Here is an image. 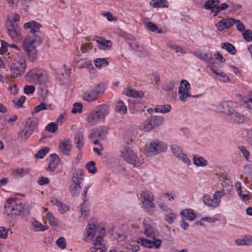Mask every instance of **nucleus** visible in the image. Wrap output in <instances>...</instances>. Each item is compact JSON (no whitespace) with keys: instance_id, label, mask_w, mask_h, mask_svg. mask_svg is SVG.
Wrapping results in <instances>:
<instances>
[{"instance_id":"1","label":"nucleus","mask_w":252,"mask_h":252,"mask_svg":"<svg viewBox=\"0 0 252 252\" xmlns=\"http://www.w3.org/2000/svg\"><path fill=\"white\" fill-rule=\"evenodd\" d=\"M42 27V25L34 21H31L24 25V28L29 29L32 34L31 35H27L23 43V48L26 52L28 59L31 61L33 62L36 58V45L42 42L41 36L38 34Z\"/></svg>"},{"instance_id":"2","label":"nucleus","mask_w":252,"mask_h":252,"mask_svg":"<svg viewBox=\"0 0 252 252\" xmlns=\"http://www.w3.org/2000/svg\"><path fill=\"white\" fill-rule=\"evenodd\" d=\"M96 219L92 218L88 222L86 228V233L85 234V241H87L88 239H91L96 236V238L94 240V247L90 248L91 252H96L98 250H100V252H104L103 250L105 243L103 237L105 235V230L102 228L100 230H98V228L96 227L95 222Z\"/></svg>"},{"instance_id":"3","label":"nucleus","mask_w":252,"mask_h":252,"mask_svg":"<svg viewBox=\"0 0 252 252\" xmlns=\"http://www.w3.org/2000/svg\"><path fill=\"white\" fill-rule=\"evenodd\" d=\"M8 55L12 72L16 76L21 75L25 72L26 67L25 59L18 53H9Z\"/></svg>"},{"instance_id":"4","label":"nucleus","mask_w":252,"mask_h":252,"mask_svg":"<svg viewBox=\"0 0 252 252\" xmlns=\"http://www.w3.org/2000/svg\"><path fill=\"white\" fill-rule=\"evenodd\" d=\"M234 104L232 102H225L220 104L222 111L228 116V120L232 123L239 124L243 123L245 120L243 115L240 114L234 107Z\"/></svg>"},{"instance_id":"5","label":"nucleus","mask_w":252,"mask_h":252,"mask_svg":"<svg viewBox=\"0 0 252 252\" xmlns=\"http://www.w3.org/2000/svg\"><path fill=\"white\" fill-rule=\"evenodd\" d=\"M25 205L19 199L7 200L4 206L5 213L7 215H21L25 210Z\"/></svg>"},{"instance_id":"6","label":"nucleus","mask_w":252,"mask_h":252,"mask_svg":"<svg viewBox=\"0 0 252 252\" xmlns=\"http://www.w3.org/2000/svg\"><path fill=\"white\" fill-rule=\"evenodd\" d=\"M84 180V172L81 169L76 170L73 174L69 186V193L72 196H78L81 190V184Z\"/></svg>"},{"instance_id":"7","label":"nucleus","mask_w":252,"mask_h":252,"mask_svg":"<svg viewBox=\"0 0 252 252\" xmlns=\"http://www.w3.org/2000/svg\"><path fill=\"white\" fill-rule=\"evenodd\" d=\"M105 89V85L103 83L94 86L84 93L83 99L89 102L94 101L104 93Z\"/></svg>"},{"instance_id":"8","label":"nucleus","mask_w":252,"mask_h":252,"mask_svg":"<svg viewBox=\"0 0 252 252\" xmlns=\"http://www.w3.org/2000/svg\"><path fill=\"white\" fill-rule=\"evenodd\" d=\"M38 125V120L36 118H30L26 122L23 129L18 132V138L27 141L32 134Z\"/></svg>"},{"instance_id":"9","label":"nucleus","mask_w":252,"mask_h":252,"mask_svg":"<svg viewBox=\"0 0 252 252\" xmlns=\"http://www.w3.org/2000/svg\"><path fill=\"white\" fill-rule=\"evenodd\" d=\"M122 157L128 163L133 165L134 167L139 166L143 163V159L138 157L136 154L129 147L126 146L121 151Z\"/></svg>"},{"instance_id":"10","label":"nucleus","mask_w":252,"mask_h":252,"mask_svg":"<svg viewBox=\"0 0 252 252\" xmlns=\"http://www.w3.org/2000/svg\"><path fill=\"white\" fill-rule=\"evenodd\" d=\"M225 195L223 190H217L212 198L210 195L205 194L203 196V203L209 207L217 208L220 204V199Z\"/></svg>"},{"instance_id":"11","label":"nucleus","mask_w":252,"mask_h":252,"mask_svg":"<svg viewBox=\"0 0 252 252\" xmlns=\"http://www.w3.org/2000/svg\"><path fill=\"white\" fill-rule=\"evenodd\" d=\"M166 145L158 140H154L146 146L145 150L149 155H155L166 150Z\"/></svg>"},{"instance_id":"12","label":"nucleus","mask_w":252,"mask_h":252,"mask_svg":"<svg viewBox=\"0 0 252 252\" xmlns=\"http://www.w3.org/2000/svg\"><path fill=\"white\" fill-rule=\"evenodd\" d=\"M141 197L142 199V201L144 208L147 209L149 214H153L155 209V205L153 202L154 199L153 193L146 190L141 193Z\"/></svg>"},{"instance_id":"13","label":"nucleus","mask_w":252,"mask_h":252,"mask_svg":"<svg viewBox=\"0 0 252 252\" xmlns=\"http://www.w3.org/2000/svg\"><path fill=\"white\" fill-rule=\"evenodd\" d=\"M44 71L41 69H33L26 75V80L32 83H42L45 80Z\"/></svg>"},{"instance_id":"14","label":"nucleus","mask_w":252,"mask_h":252,"mask_svg":"<svg viewBox=\"0 0 252 252\" xmlns=\"http://www.w3.org/2000/svg\"><path fill=\"white\" fill-rule=\"evenodd\" d=\"M190 86L186 80H182L180 83L178 93L180 94V99L182 101H186L188 97H191L190 93ZM199 95L192 96L193 97H198Z\"/></svg>"},{"instance_id":"15","label":"nucleus","mask_w":252,"mask_h":252,"mask_svg":"<svg viewBox=\"0 0 252 252\" xmlns=\"http://www.w3.org/2000/svg\"><path fill=\"white\" fill-rule=\"evenodd\" d=\"M8 35L15 42L19 41L22 37L20 28L18 24H6Z\"/></svg>"},{"instance_id":"16","label":"nucleus","mask_w":252,"mask_h":252,"mask_svg":"<svg viewBox=\"0 0 252 252\" xmlns=\"http://www.w3.org/2000/svg\"><path fill=\"white\" fill-rule=\"evenodd\" d=\"M88 188L86 187L82 193V198L84 200V203L80 205L81 216L79 217L80 220H83L88 215L89 213V203L86 199V195L88 192Z\"/></svg>"},{"instance_id":"17","label":"nucleus","mask_w":252,"mask_h":252,"mask_svg":"<svg viewBox=\"0 0 252 252\" xmlns=\"http://www.w3.org/2000/svg\"><path fill=\"white\" fill-rule=\"evenodd\" d=\"M172 152L177 158L181 159L185 163L189 165L190 160L188 156L183 152V149L181 146L177 145H172L170 147Z\"/></svg>"},{"instance_id":"18","label":"nucleus","mask_w":252,"mask_h":252,"mask_svg":"<svg viewBox=\"0 0 252 252\" xmlns=\"http://www.w3.org/2000/svg\"><path fill=\"white\" fill-rule=\"evenodd\" d=\"M93 110L94 113L98 115V117L102 122L104 121L105 118L108 115L110 112L109 106L104 104L96 106Z\"/></svg>"},{"instance_id":"19","label":"nucleus","mask_w":252,"mask_h":252,"mask_svg":"<svg viewBox=\"0 0 252 252\" xmlns=\"http://www.w3.org/2000/svg\"><path fill=\"white\" fill-rule=\"evenodd\" d=\"M234 19L232 18H222L219 22L215 24L217 29L220 32L228 29L234 25Z\"/></svg>"},{"instance_id":"20","label":"nucleus","mask_w":252,"mask_h":252,"mask_svg":"<svg viewBox=\"0 0 252 252\" xmlns=\"http://www.w3.org/2000/svg\"><path fill=\"white\" fill-rule=\"evenodd\" d=\"M97 43V47L101 50H107L111 47V42L110 40H106L103 37L95 36L93 39Z\"/></svg>"},{"instance_id":"21","label":"nucleus","mask_w":252,"mask_h":252,"mask_svg":"<svg viewBox=\"0 0 252 252\" xmlns=\"http://www.w3.org/2000/svg\"><path fill=\"white\" fill-rule=\"evenodd\" d=\"M87 122L89 125L94 126L102 121L98 117V115L94 113V110H92L87 117Z\"/></svg>"},{"instance_id":"22","label":"nucleus","mask_w":252,"mask_h":252,"mask_svg":"<svg viewBox=\"0 0 252 252\" xmlns=\"http://www.w3.org/2000/svg\"><path fill=\"white\" fill-rule=\"evenodd\" d=\"M124 94L128 96L134 98H141L144 95L143 92L141 91H137L135 89H132L130 87H128L125 89Z\"/></svg>"},{"instance_id":"23","label":"nucleus","mask_w":252,"mask_h":252,"mask_svg":"<svg viewBox=\"0 0 252 252\" xmlns=\"http://www.w3.org/2000/svg\"><path fill=\"white\" fill-rule=\"evenodd\" d=\"M74 142L76 147L80 149L84 144L83 131L81 129L78 130L75 133Z\"/></svg>"},{"instance_id":"24","label":"nucleus","mask_w":252,"mask_h":252,"mask_svg":"<svg viewBox=\"0 0 252 252\" xmlns=\"http://www.w3.org/2000/svg\"><path fill=\"white\" fill-rule=\"evenodd\" d=\"M51 162L47 169L50 172H53L57 167L60 162L59 157L56 154H52L50 156Z\"/></svg>"},{"instance_id":"25","label":"nucleus","mask_w":252,"mask_h":252,"mask_svg":"<svg viewBox=\"0 0 252 252\" xmlns=\"http://www.w3.org/2000/svg\"><path fill=\"white\" fill-rule=\"evenodd\" d=\"M71 147L72 145L68 139H64L59 145L60 151L67 155H69V152Z\"/></svg>"},{"instance_id":"26","label":"nucleus","mask_w":252,"mask_h":252,"mask_svg":"<svg viewBox=\"0 0 252 252\" xmlns=\"http://www.w3.org/2000/svg\"><path fill=\"white\" fill-rule=\"evenodd\" d=\"M180 215L183 218H186L187 220L192 221L195 220L197 216L194 211L191 209H186L180 212Z\"/></svg>"},{"instance_id":"27","label":"nucleus","mask_w":252,"mask_h":252,"mask_svg":"<svg viewBox=\"0 0 252 252\" xmlns=\"http://www.w3.org/2000/svg\"><path fill=\"white\" fill-rule=\"evenodd\" d=\"M143 225L145 229L144 234L147 237L151 238H155L156 236V233L153 227L147 224L145 221L143 222Z\"/></svg>"},{"instance_id":"28","label":"nucleus","mask_w":252,"mask_h":252,"mask_svg":"<svg viewBox=\"0 0 252 252\" xmlns=\"http://www.w3.org/2000/svg\"><path fill=\"white\" fill-rule=\"evenodd\" d=\"M52 105L51 104H47L45 102H41L39 105L34 108L33 111L32 112V114H36L42 110H52Z\"/></svg>"},{"instance_id":"29","label":"nucleus","mask_w":252,"mask_h":252,"mask_svg":"<svg viewBox=\"0 0 252 252\" xmlns=\"http://www.w3.org/2000/svg\"><path fill=\"white\" fill-rule=\"evenodd\" d=\"M150 5L155 8H167L168 7V3L166 0H152L150 2Z\"/></svg>"},{"instance_id":"30","label":"nucleus","mask_w":252,"mask_h":252,"mask_svg":"<svg viewBox=\"0 0 252 252\" xmlns=\"http://www.w3.org/2000/svg\"><path fill=\"white\" fill-rule=\"evenodd\" d=\"M115 110L121 115H124L127 112V107L122 100H118L116 102Z\"/></svg>"},{"instance_id":"31","label":"nucleus","mask_w":252,"mask_h":252,"mask_svg":"<svg viewBox=\"0 0 252 252\" xmlns=\"http://www.w3.org/2000/svg\"><path fill=\"white\" fill-rule=\"evenodd\" d=\"M140 128L145 132H149L155 128L150 118L144 121L140 126Z\"/></svg>"},{"instance_id":"32","label":"nucleus","mask_w":252,"mask_h":252,"mask_svg":"<svg viewBox=\"0 0 252 252\" xmlns=\"http://www.w3.org/2000/svg\"><path fill=\"white\" fill-rule=\"evenodd\" d=\"M77 67L78 68H90L92 66V62L90 60L87 59H81L79 60L76 63Z\"/></svg>"},{"instance_id":"33","label":"nucleus","mask_w":252,"mask_h":252,"mask_svg":"<svg viewBox=\"0 0 252 252\" xmlns=\"http://www.w3.org/2000/svg\"><path fill=\"white\" fill-rule=\"evenodd\" d=\"M193 163L197 166H205L207 165V161L204 159L203 157L195 155L193 157Z\"/></svg>"},{"instance_id":"34","label":"nucleus","mask_w":252,"mask_h":252,"mask_svg":"<svg viewBox=\"0 0 252 252\" xmlns=\"http://www.w3.org/2000/svg\"><path fill=\"white\" fill-rule=\"evenodd\" d=\"M146 28L152 32H154L158 33H163L162 30L161 29H159L158 26L151 22H148L146 24Z\"/></svg>"},{"instance_id":"35","label":"nucleus","mask_w":252,"mask_h":252,"mask_svg":"<svg viewBox=\"0 0 252 252\" xmlns=\"http://www.w3.org/2000/svg\"><path fill=\"white\" fill-rule=\"evenodd\" d=\"M235 243L238 246L252 245V237L251 236H246L245 238L235 240Z\"/></svg>"},{"instance_id":"36","label":"nucleus","mask_w":252,"mask_h":252,"mask_svg":"<svg viewBox=\"0 0 252 252\" xmlns=\"http://www.w3.org/2000/svg\"><path fill=\"white\" fill-rule=\"evenodd\" d=\"M150 119L155 128L162 125L164 122V118L161 116H151Z\"/></svg>"},{"instance_id":"37","label":"nucleus","mask_w":252,"mask_h":252,"mask_svg":"<svg viewBox=\"0 0 252 252\" xmlns=\"http://www.w3.org/2000/svg\"><path fill=\"white\" fill-rule=\"evenodd\" d=\"M171 109L170 105H158L155 108V111L157 113H166L169 112Z\"/></svg>"},{"instance_id":"38","label":"nucleus","mask_w":252,"mask_h":252,"mask_svg":"<svg viewBox=\"0 0 252 252\" xmlns=\"http://www.w3.org/2000/svg\"><path fill=\"white\" fill-rule=\"evenodd\" d=\"M221 47L225 49L228 52L232 55H235L236 53V50L235 47L228 42H224L221 44Z\"/></svg>"},{"instance_id":"39","label":"nucleus","mask_w":252,"mask_h":252,"mask_svg":"<svg viewBox=\"0 0 252 252\" xmlns=\"http://www.w3.org/2000/svg\"><path fill=\"white\" fill-rule=\"evenodd\" d=\"M32 224L34 227V230L36 231H43L45 230H47L48 228V227L47 225L43 226L42 224L40 222L36 220H34L32 222Z\"/></svg>"},{"instance_id":"40","label":"nucleus","mask_w":252,"mask_h":252,"mask_svg":"<svg viewBox=\"0 0 252 252\" xmlns=\"http://www.w3.org/2000/svg\"><path fill=\"white\" fill-rule=\"evenodd\" d=\"M95 66L100 68L101 67H105L108 65V62L106 59L98 58L94 61Z\"/></svg>"},{"instance_id":"41","label":"nucleus","mask_w":252,"mask_h":252,"mask_svg":"<svg viewBox=\"0 0 252 252\" xmlns=\"http://www.w3.org/2000/svg\"><path fill=\"white\" fill-rule=\"evenodd\" d=\"M215 0H208L206 1L204 3V7L206 9H210L211 11V13H215V8L217 6L215 5Z\"/></svg>"},{"instance_id":"42","label":"nucleus","mask_w":252,"mask_h":252,"mask_svg":"<svg viewBox=\"0 0 252 252\" xmlns=\"http://www.w3.org/2000/svg\"><path fill=\"white\" fill-rule=\"evenodd\" d=\"M175 88V82L173 80H170L166 83L162 87V90L166 92H171L174 90Z\"/></svg>"},{"instance_id":"43","label":"nucleus","mask_w":252,"mask_h":252,"mask_svg":"<svg viewBox=\"0 0 252 252\" xmlns=\"http://www.w3.org/2000/svg\"><path fill=\"white\" fill-rule=\"evenodd\" d=\"M86 168L88 172L92 174H94L97 171V169L95 167V162L94 161L88 162L86 165Z\"/></svg>"},{"instance_id":"44","label":"nucleus","mask_w":252,"mask_h":252,"mask_svg":"<svg viewBox=\"0 0 252 252\" xmlns=\"http://www.w3.org/2000/svg\"><path fill=\"white\" fill-rule=\"evenodd\" d=\"M213 72L219 77V79L223 82H229L230 81L229 78L226 75L225 73L223 72L220 73L217 71L214 68H211Z\"/></svg>"},{"instance_id":"45","label":"nucleus","mask_w":252,"mask_h":252,"mask_svg":"<svg viewBox=\"0 0 252 252\" xmlns=\"http://www.w3.org/2000/svg\"><path fill=\"white\" fill-rule=\"evenodd\" d=\"M49 151V148L48 147H45L43 149L39 150L37 153L35 155L36 158H42Z\"/></svg>"},{"instance_id":"46","label":"nucleus","mask_w":252,"mask_h":252,"mask_svg":"<svg viewBox=\"0 0 252 252\" xmlns=\"http://www.w3.org/2000/svg\"><path fill=\"white\" fill-rule=\"evenodd\" d=\"M47 218L48 219L49 223L53 226H57L58 221L56 218H55L51 212H47L46 213Z\"/></svg>"},{"instance_id":"47","label":"nucleus","mask_w":252,"mask_h":252,"mask_svg":"<svg viewBox=\"0 0 252 252\" xmlns=\"http://www.w3.org/2000/svg\"><path fill=\"white\" fill-rule=\"evenodd\" d=\"M93 45L91 42L84 43L82 44L80 50L83 53H85L93 49Z\"/></svg>"},{"instance_id":"48","label":"nucleus","mask_w":252,"mask_h":252,"mask_svg":"<svg viewBox=\"0 0 252 252\" xmlns=\"http://www.w3.org/2000/svg\"><path fill=\"white\" fill-rule=\"evenodd\" d=\"M161 240L159 239H155L153 241H150V249L154 248L158 249L160 248L161 244Z\"/></svg>"},{"instance_id":"49","label":"nucleus","mask_w":252,"mask_h":252,"mask_svg":"<svg viewBox=\"0 0 252 252\" xmlns=\"http://www.w3.org/2000/svg\"><path fill=\"white\" fill-rule=\"evenodd\" d=\"M238 149L242 153L243 156L247 161L249 160V158L250 156V153L249 151L247 149V148L244 146H239Z\"/></svg>"},{"instance_id":"50","label":"nucleus","mask_w":252,"mask_h":252,"mask_svg":"<svg viewBox=\"0 0 252 252\" xmlns=\"http://www.w3.org/2000/svg\"><path fill=\"white\" fill-rule=\"evenodd\" d=\"M56 245L61 249H64L66 247L65 239L63 237L59 238L56 242Z\"/></svg>"},{"instance_id":"51","label":"nucleus","mask_w":252,"mask_h":252,"mask_svg":"<svg viewBox=\"0 0 252 252\" xmlns=\"http://www.w3.org/2000/svg\"><path fill=\"white\" fill-rule=\"evenodd\" d=\"M228 7V5L226 3H222L220 4L218 6H217L215 8V13L213 14V16H216L218 13H219L221 11L225 10Z\"/></svg>"},{"instance_id":"52","label":"nucleus","mask_w":252,"mask_h":252,"mask_svg":"<svg viewBox=\"0 0 252 252\" xmlns=\"http://www.w3.org/2000/svg\"><path fill=\"white\" fill-rule=\"evenodd\" d=\"M150 241L146 238L143 237L138 238L137 240V242L138 244L142 246H144L146 248H150Z\"/></svg>"},{"instance_id":"53","label":"nucleus","mask_w":252,"mask_h":252,"mask_svg":"<svg viewBox=\"0 0 252 252\" xmlns=\"http://www.w3.org/2000/svg\"><path fill=\"white\" fill-rule=\"evenodd\" d=\"M58 129V126L55 123H49L45 127V130L51 133L55 132Z\"/></svg>"},{"instance_id":"54","label":"nucleus","mask_w":252,"mask_h":252,"mask_svg":"<svg viewBox=\"0 0 252 252\" xmlns=\"http://www.w3.org/2000/svg\"><path fill=\"white\" fill-rule=\"evenodd\" d=\"M30 170L29 169L20 168L15 170V173L18 177H22L28 174Z\"/></svg>"},{"instance_id":"55","label":"nucleus","mask_w":252,"mask_h":252,"mask_svg":"<svg viewBox=\"0 0 252 252\" xmlns=\"http://www.w3.org/2000/svg\"><path fill=\"white\" fill-rule=\"evenodd\" d=\"M244 38L247 41H252V31L250 30H247L242 33Z\"/></svg>"},{"instance_id":"56","label":"nucleus","mask_w":252,"mask_h":252,"mask_svg":"<svg viewBox=\"0 0 252 252\" xmlns=\"http://www.w3.org/2000/svg\"><path fill=\"white\" fill-rule=\"evenodd\" d=\"M83 105L80 103H75L73 104V108L71 110V112L73 114L77 113H80L82 111Z\"/></svg>"},{"instance_id":"57","label":"nucleus","mask_w":252,"mask_h":252,"mask_svg":"<svg viewBox=\"0 0 252 252\" xmlns=\"http://www.w3.org/2000/svg\"><path fill=\"white\" fill-rule=\"evenodd\" d=\"M236 24L237 29L238 31L241 32H244L245 30V27L244 25L239 20H236L234 19V24Z\"/></svg>"},{"instance_id":"58","label":"nucleus","mask_w":252,"mask_h":252,"mask_svg":"<svg viewBox=\"0 0 252 252\" xmlns=\"http://www.w3.org/2000/svg\"><path fill=\"white\" fill-rule=\"evenodd\" d=\"M176 218V215L171 212L168 214L165 215L164 217L165 220L170 224L173 223Z\"/></svg>"},{"instance_id":"59","label":"nucleus","mask_w":252,"mask_h":252,"mask_svg":"<svg viewBox=\"0 0 252 252\" xmlns=\"http://www.w3.org/2000/svg\"><path fill=\"white\" fill-rule=\"evenodd\" d=\"M20 20V16L17 13L14 14L11 19H8L6 24H17V22Z\"/></svg>"},{"instance_id":"60","label":"nucleus","mask_w":252,"mask_h":252,"mask_svg":"<svg viewBox=\"0 0 252 252\" xmlns=\"http://www.w3.org/2000/svg\"><path fill=\"white\" fill-rule=\"evenodd\" d=\"M168 47L174 51L176 53H183V49L180 47L175 44H170L168 45Z\"/></svg>"},{"instance_id":"61","label":"nucleus","mask_w":252,"mask_h":252,"mask_svg":"<svg viewBox=\"0 0 252 252\" xmlns=\"http://www.w3.org/2000/svg\"><path fill=\"white\" fill-rule=\"evenodd\" d=\"M26 99V97L25 96H22L19 100L16 102L15 100H13V102L15 104V106L18 107H22L23 104L24 103Z\"/></svg>"},{"instance_id":"62","label":"nucleus","mask_w":252,"mask_h":252,"mask_svg":"<svg viewBox=\"0 0 252 252\" xmlns=\"http://www.w3.org/2000/svg\"><path fill=\"white\" fill-rule=\"evenodd\" d=\"M24 90L26 94H32L34 92L35 87L33 85H26L25 86Z\"/></svg>"},{"instance_id":"63","label":"nucleus","mask_w":252,"mask_h":252,"mask_svg":"<svg viewBox=\"0 0 252 252\" xmlns=\"http://www.w3.org/2000/svg\"><path fill=\"white\" fill-rule=\"evenodd\" d=\"M8 45V43L6 41H1V47L0 49V53L1 54H4L7 51Z\"/></svg>"},{"instance_id":"64","label":"nucleus","mask_w":252,"mask_h":252,"mask_svg":"<svg viewBox=\"0 0 252 252\" xmlns=\"http://www.w3.org/2000/svg\"><path fill=\"white\" fill-rule=\"evenodd\" d=\"M40 96L43 100H45L48 94L49 91L46 87L40 88Z\"/></svg>"}]
</instances>
